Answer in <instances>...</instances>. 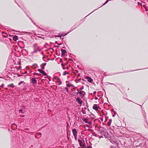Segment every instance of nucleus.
<instances>
[{
  "mask_svg": "<svg viewBox=\"0 0 148 148\" xmlns=\"http://www.w3.org/2000/svg\"><path fill=\"white\" fill-rule=\"evenodd\" d=\"M18 76L19 77L21 76L22 77V78H24L25 77L24 76H23V75H19V74L18 75Z\"/></svg>",
  "mask_w": 148,
  "mask_h": 148,
  "instance_id": "4be33fe9",
  "label": "nucleus"
},
{
  "mask_svg": "<svg viewBox=\"0 0 148 148\" xmlns=\"http://www.w3.org/2000/svg\"><path fill=\"white\" fill-rule=\"evenodd\" d=\"M82 121L86 123H88L90 124H91V122H88V120L86 118H83L82 119Z\"/></svg>",
  "mask_w": 148,
  "mask_h": 148,
  "instance_id": "423d86ee",
  "label": "nucleus"
},
{
  "mask_svg": "<svg viewBox=\"0 0 148 148\" xmlns=\"http://www.w3.org/2000/svg\"><path fill=\"white\" fill-rule=\"evenodd\" d=\"M109 83V84H111V85H114V84L113 83Z\"/></svg>",
  "mask_w": 148,
  "mask_h": 148,
  "instance_id": "49530a36",
  "label": "nucleus"
},
{
  "mask_svg": "<svg viewBox=\"0 0 148 148\" xmlns=\"http://www.w3.org/2000/svg\"><path fill=\"white\" fill-rule=\"evenodd\" d=\"M13 126H14V128H12V129L13 130H14L15 128H16L17 125L15 123H13L11 125V127L12 128Z\"/></svg>",
  "mask_w": 148,
  "mask_h": 148,
  "instance_id": "ddd939ff",
  "label": "nucleus"
},
{
  "mask_svg": "<svg viewBox=\"0 0 148 148\" xmlns=\"http://www.w3.org/2000/svg\"><path fill=\"white\" fill-rule=\"evenodd\" d=\"M22 107L23 108V109H25V106H22Z\"/></svg>",
  "mask_w": 148,
  "mask_h": 148,
  "instance_id": "37998d69",
  "label": "nucleus"
},
{
  "mask_svg": "<svg viewBox=\"0 0 148 148\" xmlns=\"http://www.w3.org/2000/svg\"><path fill=\"white\" fill-rule=\"evenodd\" d=\"M37 135H40V136H41V135H42L41 133H40V132H38V133H37Z\"/></svg>",
  "mask_w": 148,
  "mask_h": 148,
  "instance_id": "c85d7f7f",
  "label": "nucleus"
},
{
  "mask_svg": "<svg viewBox=\"0 0 148 148\" xmlns=\"http://www.w3.org/2000/svg\"><path fill=\"white\" fill-rule=\"evenodd\" d=\"M99 107L97 106V104H94L92 107V108L97 111L98 110Z\"/></svg>",
  "mask_w": 148,
  "mask_h": 148,
  "instance_id": "20e7f679",
  "label": "nucleus"
},
{
  "mask_svg": "<svg viewBox=\"0 0 148 148\" xmlns=\"http://www.w3.org/2000/svg\"><path fill=\"white\" fill-rule=\"evenodd\" d=\"M87 148H92V147L91 146L89 145L87 146Z\"/></svg>",
  "mask_w": 148,
  "mask_h": 148,
  "instance_id": "e433bc0d",
  "label": "nucleus"
},
{
  "mask_svg": "<svg viewBox=\"0 0 148 148\" xmlns=\"http://www.w3.org/2000/svg\"><path fill=\"white\" fill-rule=\"evenodd\" d=\"M33 74L34 75H38V76H40L41 75L40 74H38V73H33Z\"/></svg>",
  "mask_w": 148,
  "mask_h": 148,
  "instance_id": "6ab92c4d",
  "label": "nucleus"
},
{
  "mask_svg": "<svg viewBox=\"0 0 148 148\" xmlns=\"http://www.w3.org/2000/svg\"><path fill=\"white\" fill-rule=\"evenodd\" d=\"M103 138V136H100L99 137V138L100 139Z\"/></svg>",
  "mask_w": 148,
  "mask_h": 148,
  "instance_id": "c9c22d12",
  "label": "nucleus"
},
{
  "mask_svg": "<svg viewBox=\"0 0 148 148\" xmlns=\"http://www.w3.org/2000/svg\"><path fill=\"white\" fill-rule=\"evenodd\" d=\"M72 132L74 136H77V132L76 131V130L74 128L72 129Z\"/></svg>",
  "mask_w": 148,
  "mask_h": 148,
  "instance_id": "7ed1b4c3",
  "label": "nucleus"
},
{
  "mask_svg": "<svg viewBox=\"0 0 148 148\" xmlns=\"http://www.w3.org/2000/svg\"><path fill=\"white\" fill-rule=\"evenodd\" d=\"M47 64L46 63H44L41 64L40 66L41 68L43 70L45 69L44 66L46 65Z\"/></svg>",
  "mask_w": 148,
  "mask_h": 148,
  "instance_id": "1a4fd4ad",
  "label": "nucleus"
},
{
  "mask_svg": "<svg viewBox=\"0 0 148 148\" xmlns=\"http://www.w3.org/2000/svg\"><path fill=\"white\" fill-rule=\"evenodd\" d=\"M78 77L80 76V74H78L77 75Z\"/></svg>",
  "mask_w": 148,
  "mask_h": 148,
  "instance_id": "3c124183",
  "label": "nucleus"
},
{
  "mask_svg": "<svg viewBox=\"0 0 148 148\" xmlns=\"http://www.w3.org/2000/svg\"><path fill=\"white\" fill-rule=\"evenodd\" d=\"M38 71H39L40 73H41L42 72V71L43 70H42V69H38Z\"/></svg>",
  "mask_w": 148,
  "mask_h": 148,
  "instance_id": "b1692460",
  "label": "nucleus"
},
{
  "mask_svg": "<svg viewBox=\"0 0 148 148\" xmlns=\"http://www.w3.org/2000/svg\"><path fill=\"white\" fill-rule=\"evenodd\" d=\"M103 133H104V131H101V134L102 135L103 134Z\"/></svg>",
  "mask_w": 148,
  "mask_h": 148,
  "instance_id": "58836bf2",
  "label": "nucleus"
},
{
  "mask_svg": "<svg viewBox=\"0 0 148 148\" xmlns=\"http://www.w3.org/2000/svg\"><path fill=\"white\" fill-rule=\"evenodd\" d=\"M13 39L15 41H16L18 39L17 36H14L13 37Z\"/></svg>",
  "mask_w": 148,
  "mask_h": 148,
  "instance_id": "2eb2a0df",
  "label": "nucleus"
},
{
  "mask_svg": "<svg viewBox=\"0 0 148 148\" xmlns=\"http://www.w3.org/2000/svg\"><path fill=\"white\" fill-rule=\"evenodd\" d=\"M49 81H51L50 79H49Z\"/></svg>",
  "mask_w": 148,
  "mask_h": 148,
  "instance_id": "13d9d810",
  "label": "nucleus"
},
{
  "mask_svg": "<svg viewBox=\"0 0 148 148\" xmlns=\"http://www.w3.org/2000/svg\"><path fill=\"white\" fill-rule=\"evenodd\" d=\"M112 121V120L111 119H110L109 122L108 123V126H110Z\"/></svg>",
  "mask_w": 148,
  "mask_h": 148,
  "instance_id": "4468645a",
  "label": "nucleus"
},
{
  "mask_svg": "<svg viewBox=\"0 0 148 148\" xmlns=\"http://www.w3.org/2000/svg\"><path fill=\"white\" fill-rule=\"evenodd\" d=\"M67 87L69 86V84H67Z\"/></svg>",
  "mask_w": 148,
  "mask_h": 148,
  "instance_id": "603ef678",
  "label": "nucleus"
},
{
  "mask_svg": "<svg viewBox=\"0 0 148 148\" xmlns=\"http://www.w3.org/2000/svg\"><path fill=\"white\" fill-rule=\"evenodd\" d=\"M83 92L85 93V92L83 91H81L78 92V93H79L81 95V96L83 97L84 96V95L82 94V93Z\"/></svg>",
  "mask_w": 148,
  "mask_h": 148,
  "instance_id": "f8f14e48",
  "label": "nucleus"
},
{
  "mask_svg": "<svg viewBox=\"0 0 148 148\" xmlns=\"http://www.w3.org/2000/svg\"><path fill=\"white\" fill-rule=\"evenodd\" d=\"M45 58V56H43L42 57V59H43V60L44 61L46 62V61L45 60H44V59Z\"/></svg>",
  "mask_w": 148,
  "mask_h": 148,
  "instance_id": "c756f323",
  "label": "nucleus"
},
{
  "mask_svg": "<svg viewBox=\"0 0 148 148\" xmlns=\"http://www.w3.org/2000/svg\"><path fill=\"white\" fill-rule=\"evenodd\" d=\"M19 112H20V113H21V112L22 113H23V112H22V109H20L19 110Z\"/></svg>",
  "mask_w": 148,
  "mask_h": 148,
  "instance_id": "cd10ccee",
  "label": "nucleus"
},
{
  "mask_svg": "<svg viewBox=\"0 0 148 148\" xmlns=\"http://www.w3.org/2000/svg\"><path fill=\"white\" fill-rule=\"evenodd\" d=\"M74 138L76 140H77V136H74Z\"/></svg>",
  "mask_w": 148,
  "mask_h": 148,
  "instance_id": "2f4dec72",
  "label": "nucleus"
},
{
  "mask_svg": "<svg viewBox=\"0 0 148 148\" xmlns=\"http://www.w3.org/2000/svg\"><path fill=\"white\" fill-rule=\"evenodd\" d=\"M65 88V89L66 90V91H67V92H68V88L67 87H66Z\"/></svg>",
  "mask_w": 148,
  "mask_h": 148,
  "instance_id": "a19ab883",
  "label": "nucleus"
},
{
  "mask_svg": "<svg viewBox=\"0 0 148 148\" xmlns=\"http://www.w3.org/2000/svg\"><path fill=\"white\" fill-rule=\"evenodd\" d=\"M54 79L56 80V82L57 84L60 85L62 84V82L60 78L56 77H54Z\"/></svg>",
  "mask_w": 148,
  "mask_h": 148,
  "instance_id": "f257e3e1",
  "label": "nucleus"
},
{
  "mask_svg": "<svg viewBox=\"0 0 148 148\" xmlns=\"http://www.w3.org/2000/svg\"><path fill=\"white\" fill-rule=\"evenodd\" d=\"M8 86H11L12 87H13L14 86L13 85L11 84L9 85Z\"/></svg>",
  "mask_w": 148,
  "mask_h": 148,
  "instance_id": "bb28decb",
  "label": "nucleus"
},
{
  "mask_svg": "<svg viewBox=\"0 0 148 148\" xmlns=\"http://www.w3.org/2000/svg\"><path fill=\"white\" fill-rule=\"evenodd\" d=\"M0 90H1V88H0Z\"/></svg>",
  "mask_w": 148,
  "mask_h": 148,
  "instance_id": "680f3d73",
  "label": "nucleus"
},
{
  "mask_svg": "<svg viewBox=\"0 0 148 148\" xmlns=\"http://www.w3.org/2000/svg\"><path fill=\"white\" fill-rule=\"evenodd\" d=\"M107 121V119L106 117V120H105V122H106Z\"/></svg>",
  "mask_w": 148,
  "mask_h": 148,
  "instance_id": "8fccbe9b",
  "label": "nucleus"
},
{
  "mask_svg": "<svg viewBox=\"0 0 148 148\" xmlns=\"http://www.w3.org/2000/svg\"><path fill=\"white\" fill-rule=\"evenodd\" d=\"M116 114V113L115 112H114V114L112 116L114 117L115 116Z\"/></svg>",
  "mask_w": 148,
  "mask_h": 148,
  "instance_id": "f704fd0d",
  "label": "nucleus"
},
{
  "mask_svg": "<svg viewBox=\"0 0 148 148\" xmlns=\"http://www.w3.org/2000/svg\"><path fill=\"white\" fill-rule=\"evenodd\" d=\"M24 82L23 81H21V82H19L18 84V85H21V84H23V83H24Z\"/></svg>",
  "mask_w": 148,
  "mask_h": 148,
  "instance_id": "5701e85b",
  "label": "nucleus"
},
{
  "mask_svg": "<svg viewBox=\"0 0 148 148\" xmlns=\"http://www.w3.org/2000/svg\"><path fill=\"white\" fill-rule=\"evenodd\" d=\"M56 60L59 63L60 62H61L62 61V59L61 58H57L56 59Z\"/></svg>",
  "mask_w": 148,
  "mask_h": 148,
  "instance_id": "9d476101",
  "label": "nucleus"
},
{
  "mask_svg": "<svg viewBox=\"0 0 148 148\" xmlns=\"http://www.w3.org/2000/svg\"><path fill=\"white\" fill-rule=\"evenodd\" d=\"M35 137L36 138V136H35Z\"/></svg>",
  "mask_w": 148,
  "mask_h": 148,
  "instance_id": "052dcab7",
  "label": "nucleus"
},
{
  "mask_svg": "<svg viewBox=\"0 0 148 148\" xmlns=\"http://www.w3.org/2000/svg\"><path fill=\"white\" fill-rule=\"evenodd\" d=\"M41 73L44 76H46L47 75L46 73H45V72L44 71H42Z\"/></svg>",
  "mask_w": 148,
  "mask_h": 148,
  "instance_id": "dca6fc26",
  "label": "nucleus"
},
{
  "mask_svg": "<svg viewBox=\"0 0 148 148\" xmlns=\"http://www.w3.org/2000/svg\"><path fill=\"white\" fill-rule=\"evenodd\" d=\"M108 0H107L106 2L105 3L103 4V5H104V4H105L106 3H107L108 2Z\"/></svg>",
  "mask_w": 148,
  "mask_h": 148,
  "instance_id": "09e8293b",
  "label": "nucleus"
},
{
  "mask_svg": "<svg viewBox=\"0 0 148 148\" xmlns=\"http://www.w3.org/2000/svg\"><path fill=\"white\" fill-rule=\"evenodd\" d=\"M140 70V69L136 70H133V71H137V70Z\"/></svg>",
  "mask_w": 148,
  "mask_h": 148,
  "instance_id": "864d4df0",
  "label": "nucleus"
},
{
  "mask_svg": "<svg viewBox=\"0 0 148 148\" xmlns=\"http://www.w3.org/2000/svg\"><path fill=\"white\" fill-rule=\"evenodd\" d=\"M61 65H62L63 66V70H65L66 69L65 68V67L64 66V64L63 63H62L61 64Z\"/></svg>",
  "mask_w": 148,
  "mask_h": 148,
  "instance_id": "aec40b11",
  "label": "nucleus"
},
{
  "mask_svg": "<svg viewBox=\"0 0 148 148\" xmlns=\"http://www.w3.org/2000/svg\"><path fill=\"white\" fill-rule=\"evenodd\" d=\"M95 99L96 100H97L98 99V98L97 97H95Z\"/></svg>",
  "mask_w": 148,
  "mask_h": 148,
  "instance_id": "c03bdc74",
  "label": "nucleus"
},
{
  "mask_svg": "<svg viewBox=\"0 0 148 148\" xmlns=\"http://www.w3.org/2000/svg\"><path fill=\"white\" fill-rule=\"evenodd\" d=\"M31 147H33V145H32L31 146Z\"/></svg>",
  "mask_w": 148,
  "mask_h": 148,
  "instance_id": "bf43d9fd",
  "label": "nucleus"
},
{
  "mask_svg": "<svg viewBox=\"0 0 148 148\" xmlns=\"http://www.w3.org/2000/svg\"><path fill=\"white\" fill-rule=\"evenodd\" d=\"M76 100L78 103L81 105L82 104V101L80 99V98L79 97H77L76 99Z\"/></svg>",
  "mask_w": 148,
  "mask_h": 148,
  "instance_id": "6e6552de",
  "label": "nucleus"
},
{
  "mask_svg": "<svg viewBox=\"0 0 148 148\" xmlns=\"http://www.w3.org/2000/svg\"><path fill=\"white\" fill-rule=\"evenodd\" d=\"M86 78L87 79L88 81L89 82H91L92 81V79L90 77L88 76Z\"/></svg>",
  "mask_w": 148,
  "mask_h": 148,
  "instance_id": "9b49d317",
  "label": "nucleus"
},
{
  "mask_svg": "<svg viewBox=\"0 0 148 148\" xmlns=\"http://www.w3.org/2000/svg\"><path fill=\"white\" fill-rule=\"evenodd\" d=\"M66 69H68V67H67L66 68Z\"/></svg>",
  "mask_w": 148,
  "mask_h": 148,
  "instance_id": "4d7b16f0",
  "label": "nucleus"
},
{
  "mask_svg": "<svg viewBox=\"0 0 148 148\" xmlns=\"http://www.w3.org/2000/svg\"><path fill=\"white\" fill-rule=\"evenodd\" d=\"M138 143H139V145L137 146H143L144 145L143 143V141L141 140V141H138Z\"/></svg>",
  "mask_w": 148,
  "mask_h": 148,
  "instance_id": "0eeeda50",
  "label": "nucleus"
},
{
  "mask_svg": "<svg viewBox=\"0 0 148 148\" xmlns=\"http://www.w3.org/2000/svg\"><path fill=\"white\" fill-rule=\"evenodd\" d=\"M17 64H18L20 65H21V62L20 61H18L17 63Z\"/></svg>",
  "mask_w": 148,
  "mask_h": 148,
  "instance_id": "412c9836",
  "label": "nucleus"
},
{
  "mask_svg": "<svg viewBox=\"0 0 148 148\" xmlns=\"http://www.w3.org/2000/svg\"><path fill=\"white\" fill-rule=\"evenodd\" d=\"M3 86H4V84H2V85H1V86H0V87L2 88L3 87Z\"/></svg>",
  "mask_w": 148,
  "mask_h": 148,
  "instance_id": "79ce46f5",
  "label": "nucleus"
},
{
  "mask_svg": "<svg viewBox=\"0 0 148 148\" xmlns=\"http://www.w3.org/2000/svg\"><path fill=\"white\" fill-rule=\"evenodd\" d=\"M19 67L20 68V69H21V66H20Z\"/></svg>",
  "mask_w": 148,
  "mask_h": 148,
  "instance_id": "5fc2aeb1",
  "label": "nucleus"
},
{
  "mask_svg": "<svg viewBox=\"0 0 148 148\" xmlns=\"http://www.w3.org/2000/svg\"><path fill=\"white\" fill-rule=\"evenodd\" d=\"M143 115L145 117V116H146V113H145V112H144L143 113Z\"/></svg>",
  "mask_w": 148,
  "mask_h": 148,
  "instance_id": "7c9ffc66",
  "label": "nucleus"
},
{
  "mask_svg": "<svg viewBox=\"0 0 148 148\" xmlns=\"http://www.w3.org/2000/svg\"><path fill=\"white\" fill-rule=\"evenodd\" d=\"M95 136L97 137V135L95 134Z\"/></svg>",
  "mask_w": 148,
  "mask_h": 148,
  "instance_id": "6e6d98bb",
  "label": "nucleus"
},
{
  "mask_svg": "<svg viewBox=\"0 0 148 148\" xmlns=\"http://www.w3.org/2000/svg\"><path fill=\"white\" fill-rule=\"evenodd\" d=\"M69 74V73L67 72L66 71H65L63 72V75L64 76V75H66L67 74Z\"/></svg>",
  "mask_w": 148,
  "mask_h": 148,
  "instance_id": "a211bd4d",
  "label": "nucleus"
},
{
  "mask_svg": "<svg viewBox=\"0 0 148 148\" xmlns=\"http://www.w3.org/2000/svg\"><path fill=\"white\" fill-rule=\"evenodd\" d=\"M110 148H116V147L112 145L110 146Z\"/></svg>",
  "mask_w": 148,
  "mask_h": 148,
  "instance_id": "a878e982",
  "label": "nucleus"
},
{
  "mask_svg": "<svg viewBox=\"0 0 148 148\" xmlns=\"http://www.w3.org/2000/svg\"><path fill=\"white\" fill-rule=\"evenodd\" d=\"M61 51L62 55H64L65 53L66 52V51L65 50L63 49Z\"/></svg>",
  "mask_w": 148,
  "mask_h": 148,
  "instance_id": "f3484780",
  "label": "nucleus"
},
{
  "mask_svg": "<svg viewBox=\"0 0 148 148\" xmlns=\"http://www.w3.org/2000/svg\"><path fill=\"white\" fill-rule=\"evenodd\" d=\"M78 141L80 147L85 146L84 141L83 139H82L81 140L78 139Z\"/></svg>",
  "mask_w": 148,
  "mask_h": 148,
  "instance_id": "f03ea898",
  "label": "nucleus"
},
{
  "mask_svg": "<svg viewBox=\"0 0 148 148\" xmlns=\"http://www.w3.org/2000/svg\"><path fill=\"white\" fill-rule=\"evenodd\" d=\"M32 82L33 84H36L37 81L36 79L34 78H32L31 79Z\"/></svg>",
  "mask_w": 148,
  "mask_h": 148,
  "instance_id": "39448f33",
  "label": "nucleus"
},
{
  "mask_svg": "<svg viewBox=\"0 0 148 148\" xmlns=\"http://www.w3.org/2000/svg\"><path fill=\"white\" fill-rule=\"evenodd\" d=\"M25 130H29V129L28 128H26L25 129Z\"/></svg>",
  "mask_w": 148,
  "mask_h": 148,
  "instance_id": "de8ad7c7",
  "label": "nucleus"
},
{
  "mask_svg": "<svg viewBox=\"0 0 148 148\" xmlns=\"http://www.w3.org/2000/svg\"><path fill=\"white\" fill-rule=\"evenodd\" d=\"M93 94L95 95V94L96 93V92L95 91H94L93 92Z\"/></svg>",
  "mask_w": 148,
  "mask_h": 148,
  "instance_id": "a18cd8bd",
  "label": "nucleus"
},
{
  "mask_svg": "<svg viewBox=\"0 0 148 148\" xmlns=\"http://www.w3.org/2000/svg\"><path fill=\"white\" fill-rule=\"evenodd\" d=\"M38 71H39L40 73H41L42 72V71L43 70H42V69H38Z\"/></svg>",
  "mask_w": 148,
  "mask_h": 148,
  "instance_id": "393cba45",
  "label": "nucleus"
},
{
  "mask_svg": "<svg viewBox=\"0 0 148 148\" xmlns=\"http://www.w3.org/2000/svg\"><path fill=\"white\" fill-rule=\"evenodd\" d=\"M100 119H101V121H102V122H103V118H102V117H101V118H100Z\"/></svg>",
  "mask_w": 148,
  "mask_h": 148,
  "instance_id": "ea45409f",
  "label": "nucleus"
},
{
  "mask_svg": "<svg viewBox=\"0 0 148 148\" xmlns=\"http://www.w3.org/2000/svg\"><path fill=\"white\" fill-rule=\"evenodd\" d=\"M54 60V58H51V59H48V60H51L52 61L53 60Z\"/></svg>",
  "mask_w": 148,
  "mask_h": 148,
  "instance_id": "4c0bfd02",
  "label": "nucleus"
},
{
  "mask_svg": "<svg viewBox=\"0 0 148 148\" xmlns=\"http://www.w3.org/2000/svg\"><path fill=\"white\" fill-rule=\"evenodd\" d=\"M84 89V87L83 86H82V87L80 88V89L81 90H83Z\"/></svg>",
  "mask_w": 148,
  "mask_h": 148,
  "instance_id": "473e14b6",
  "label": "nucleus"
},
{
  "mask_svg": "<svg viewBox=\"0 0 148 148\" xmlns=\"http://www.w3.org/2000/svg\"><path fill=\"white\" fill-rule=\"evenodd\" d=\"M20 116L21 117H24L25 116V115H20Z\"/></svg>",
  "mask_w": 148,
  "mask_h": 148,
  "instance_id": "72a5a7b5",
  "label": "nucleus"
}]
</instances>
